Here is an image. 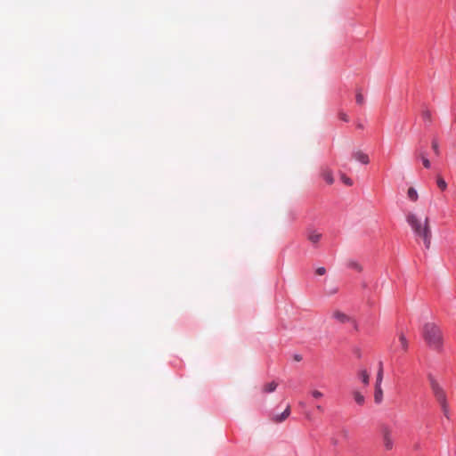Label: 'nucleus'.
I'll use <instances>...</instances> for the list:
<instances>
[{
	"label": "nucleus",
	"mask_w": 456,
	"mask_h": 456,
	"mask_svg": "<svg viewBox=\"0 0 456 456\" xmlns=\"http://www.w3.org/2000/svg\"><path fill=\"white\" fill-rule=\"evenodd\" d=\"M406 222L412 230V232L416 238H421L423 240L425 248L428 249L431 245L432 233L428 224V218L426 217L424 224L419 219L414 213H409L406 216Z\"/></svg>",
	"instance_id": "nucleus-1"
},
{
	"label": "nucleus",
	"mask_w": 456,
	"mask_h": 456,
	"mask_svg": "<svg viewBox=\"0 0 456 456\" xmlns=\"http://www.w3.org/2000/svg\"><path fill=\"white\" fill-rule=\"evenodd\" d=\"M423 338L428 346L436 351L443 347V335L440 328L434 322H427L423 326Z\"/></svg>",
	"instance_id": "nucleus-2"
},
{
	"label": "nucleus",
	"mask_w": 456,
	"mask_h": 456,
	"mask_svg": "<svg viewBox=\"0 0 456 456\" xmlns=\"http://www.w3.org/2000/svg\"><path fill=\"white\" fill-rule=\"evenodd\" d=\"M428 379L430 384V387L432 390V393L439 403L441 410L443 411L444 416L446 419H450V410H449V404L447 401V395L444 389V387L439 384V382L436 380V379L429 373L428 375Z\"/></svg>",
	"instance_id": "nucleus-3"
},
{
	"label": "nucleus",
	"mask_w": 456,
	"mask_h": 456,
	"mask_svg": "<svg viewBox=\"0 0 456 456\" xmlns=\"http://www.w3.org/2000/svg\"><path fill=\"white\" fill-rule=\"evenodd\" d=\"M383 444L386 450H392L394 446V441L391 436V431L388 428L383 430Z\"/></svg>",
	"instance_id": "nucleus-4"
},
{
	"label": "nucleus",
	"mask_w": 456,
	"mask_h": 456,
	"mask_svg": "<svg viewBox=\"0 0 456 456\" xmlns=\"http://www.w3.org/2000/svg\"><path fill=\"white\" fill-rule=\"evenodd\" d=\"M353 158L356 161H358V162H360L361 164H363V165H367L370 162L369 156L366 153H364V152H362L361 151H354L353 152Z\"/></svg>",
	"instance_id": "nucleus-5"
},
{
	"label": "nucleus",
	"mask_w": 456,
	"mask_h": 456,
	"mask_svg": "<svg viewBox=\"0 0 456 456\" xmlns=\"http://www.w3.org/2000/svg\"><path fill=\"white\" fill-rule=\"evenodd\" d=\"M322 238V234L315 230L307 231V239L314 244L317 243Z\"/></svg>",
	"instance_id": "nucleus-6"
},
{
	"label": "nucleus",
	"mask_w": 456,
	"mask_h": 456,
	"mask_svg": "<svg viewBox=\"0 0 456 456\" xmlns=\"http://www.w3.org/2000/svg\"><path fill=\"white\" fill-rule=\"evenodd\" d=\"M333 318L341 323H346L351 321V318L348 315L340 311L334 312Z\"/></svg>",
	"instance_id": "nucleus-7"
},
{
	"label": "nucleus",
	"mask_w": 456,
	"mask_h": 456,
	"mask_svg": "<svg viewBox=\"0 0 456 456\" xmlns=\"http://www.w3.org/2000/svg\"><path fill=\"white\" fill-rule=\"evenodd\" d=\"M290 414V408L287 406V408L279 415H275L273 417V420L277 423L284 421Z\"/></svg>",
	"instance_id": "nucleus-8"
},
{
	"label": "nucleus",
	"mask_w": 456,
	"mask_h": 456,
	"mask_svg": "<svg viewBox=\"0 0 456 456\" xmlns=\"http://www.w3.org/2000/svg\"><path fill=\"white\" fill-rule=\"evenodd\" d=\"M358 378L365 386L369 385L370 375L366 369L358 371Z\"/></svg>",
	"instance_id": "nucleus-9"
},
{
	"label": "nucleus",
	"mask_w": 456,
	"mask_h": 456,
	"mask_svg": "<svg viewBox=\"0 0 456 456\" xmlns=\"http://www.w3.org/2000/svg\"><path fill=\"white\" fill-rule=\"evenodd\" d=\"M383 400V391L381 386H375L374 401L376 403H380Z\"/></svg>",
	"instance_id": "nucleus-10"
},
{
	"label": "nucleus",
	"mask_w": 456,
	"mask_h": 456,
	"mask_svg": "<svg viewBox=\"0 0 456 456\" xmlns=\"http://www.w3.org/2000/svg\"><path fill=\"white\" fill-rule=\"evenodd\" d=\"M383 380V362H379V370L376 376V384L375 386H381Z\"/></svg>",
	"instance_id": "nucleus-11"
},
{
	"label": "nucleus",
	"mask_w": 456,
	"mask_h": 456,
	"mask_svg": "<svg viewBox=\"0 0 456 456\" xmlns=\"http://www.w3.org/2000/svg\"><path fill=\"white\" fill-rule=\"evenodd\" d=\"M278 387L277 382L272 381L270 383H267L263 387V393L269 394L272 392H274Z\"/></svg>",
	"instance_id": "nucleus-12"
},
{
	"label": "nucleus",
	"mask_w": 456,
	"mask_h": 456,
	"mask_svg": "<svg viewBox=\"0 0 456 456\" xmlns=\"http://www.w3.org/2000/svg\"><path fill=\"white\" fill-rule=\"evenodd\" d=\"M419 157L420 158V159H421V161H422L423 166H424L426 168H430V167H431V163H430L429 159H428L427 153H426L424 151H421L419 153Z\"/></svg>",
	"instance_id": "nucleus-13"
},
{
	"label": "nucleus",
	"mask_w": 456,
	"mask_h": 456,
	"mask_svg": "<svg viewBox=\"0 0 456 456\" xmlns=\"http://www.w3.org/2000/svg\"><path fill=\"white\" fill-rule=\"evenodd\" d=\"M322 177L328 184H332L334 182L333 174L329 169L323 171Z\"/></svg>",
	"instance_id": "nucleus-14"
},
{
	"label": "nucleus",
	"mask_w": 456,
	"mask_h": 456,
	"mask_svg": "<svg viewBox=\"0 0 456 456\" xmlns=\"http://www.w3.org/2000/svg\"><path fill=\"white\" fill-rule=\"evenodd\" d=\"M407 196L410 200L415 202L419 199L417 191L413 187H410L407 191Z\"/></svg>",
	"instance_id": "nucleus-15"
},
{
	"label": "nucleus",
	"mask_w": 456,
	"mask_h": 456,
	"mask_svg": "<svg viewBox=\"0 0 456 456\" xmlns=\"http://www.w3.org/2000/svg\"><path fill=\"white\" fill-rule=\"evenodd\" d=\"M353 395H354V399L355 401V403L359 405H362L365 402V397L363 395H362L360 392L358 391H354L353 393Z\"/></svg>",
	"instance_id": "nucleus-16"
},
{
	"label": "nucleus",
	"mask_w": 456,
	"mask_h": 456,
	"mask_svg": "<svg viewBox=\"0 0 456 456\" xmlns=\"http://www.w3.org/2000/svg\"><path fill=\"white\" fill-rule=\"evenodd\" d=\"M399 342H400L402 349L403 351H407L408 346H408V340H407L406 337L403 333H401L399 335Z\"/></svg>",
	"instance_id": "nucleus-17"
},
{
	"label": "nucleus",
	"mask_w": 456,
	"mask_h": 456,
	"mask_svg": "<svg viewBox=\"0 0 456 456\" xmlns=\"http://www.w3.org/2000/svg\"><path fill=\"white\" fill-rule=\"evenodd\" d=\"M436 183H437V186H438L442 191L446 190V188H447V183H446V182H445L442 177H438V178H437V180H436Z\"/></svg>",
	"instance_id": "nucleus-18"
},
{
	"label": "nucleus",
	"mask_w": 456,
	"mask_h": 456,
	"mask_svg": "<svg viewBox=\"0 0 456 456\" xmlns=\"http://www.w3.org/2000/svg\"><path fill=\"white\" fill-rule=\"evenodd\" d=\"M432 149H433V151H434L436 155H439L440 154L439 143H438V141L436 139H433L432 140Z\"/></svg>",
	"instance_id": "nucleus-19"
},
{
	"label": "nucleus",
	"mask_w": 456,
	"mask_h": 456,
	"mask_svg": "<svg viewBox=\"0 0 456 456\" xmlns=\"http://www.w3.org/2000/svg\"><path fill=\"white\" fill-rule=\"evenodd\" d=\"M341 180L342 182L347 185V186H352L353 185V181L351 178L347 177L346 175H341Z\"/></svg>",
	"instance_id": "nucleus-20"
},
{
	"label": "nucleus",
	"mask_w": 456,
	"mask_h": 456,
	"mask_svg": "<svg viewBox=\"0 0 456 456\" xmlns=\"http://www.w3.org/2000/svg\"><path fill=\"white\" fill-rule=\"evenodd\" d=\"M355 100H356V102L358 104H362L363 103L364 97H363V95H362V94L361 92H357L356 96H355Z\"/></svg>",
	"instance_id": "nucleus-21"
},
{
	"label": "nucleus",
	"mask_w": 456,
	"mask_h": 456,
	"mask_svg": "<svg viewBox=\"0 0 456 456\" xmlns=\"http://www.w3.org/2000/svg\"><path fill=\"white\" fill-rule=\"evenodd\" d=\"M355 126H356L357 129H360V130L363 129L364 126H365V120L364 119H358L355 122Z\"/></svg>",
	"instance_id": "nucleus-22"
},
{
	"label": "nucleus",
	"mask_w": 456,
	"mask_h": 456,
	"mask_svg": "<svg viewBox=\"0 0 456 456\" xmlns=\"http://www.w3.org/2000/svg\"><path fill=\"white\" fill-rule=\"evenodd\" d=\"M311 395L313 397H314L316 399L322 398L323 396V394L318 390L312 391Z\"/></svg>",
	"instance_id": "nucleus-23"
},
{
	"label": "nucleus",
	"mask_w": 456,
	"mask_h": 456,
	"mask_svg": "<svg viewBox=\"0 0 456 456\" xmlns=\"http://www.w3.org/2000/svg\"><path fill=\"white\" fill-rule=\"evenodd\" d=\"M348 266L351 268H354L357 271H361V267H360L359 264L354 261L349 262Z\"/></svg>",
	"instance_id": "nucleus-24"
},
{
	"label": "nucleus",
	"mask_w": 456,
	"mask_h": 456,
	"mask_svg": "<svg viewBox=\"0 0 456 456\" xmlns=\"http://www.w3.org/2000/svg\"><path fill=\"white\" fill-rule=\"evenodd\" d=\"M325 273H326V269H325V267H323V266L318 267V268L316 269V273H317L318 275H323V274H325Z\"/></svg>",
	"instance_id": "nucleus-25"
},
{
	"label": "nucleus",
	"mask_w": 456,
	"mask_h": 456,
	"mask_svg": "<svg viewBox=\"0 0 456 456\" xmlns=\"http://www.w3.org/2000/svg\"><path fill=\"white\" fill-rule=\"evenodd\" d=\"M342 120H343L344 122H346V123H347V122H350V121H351V119H350V116H342Z\"/></svg>",
	"instance_id": "nucleus-26"
},
{
	"label": "nucleus",
	"mask_w": 456,
	"mask_h": 456,
	"mask_svg": "<svg viewBox=\"0 0 456 456\" xmlns=\"http://www.w3.org/2000/svg\"><path fill=\"white\" fill-rule=\"evenodd\" d=\"M294 359L297 362H300L302 360V356L300 354H295Z\"/></svg>",
	"instance_id": "nucleus-27"
},
{
	"label": "nucleus",
	"mask_w": 456,
	"mask_h": 456,
	"mask_svg": "<svg viewBox=\"0 0 456 456\" xmlns=\"http://www.w3.org/2000/svg\"><path fill=\"white\" fill-rule=\"evenodd\" d=\"M316 408H317L318 411H323V407L322 406L317 405Z\"/></svg>",
	"instance_id": "nucleus-28"
}]
</instances>
